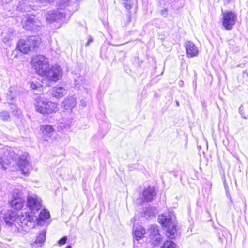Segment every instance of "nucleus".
I'll return each instance as SVG.
<instances>
[{
  "label": "nucleus",
  "instance_id": "0eeeda50",
  "mask_svg": "<svg viewBox=\"0 0 248 248\" xmlns=\"http://www.w3.org/2000/svg\"><path fill=\"white\" fill-rule=\"evenodd\" d=\"M150 235V241L154 245L159 244L162 240V237L159 232L158 226L157 225H151L148 230Z\"/></svg>",
  "mask_w": 248,
  "mask_h": 248
},
{
  "label": "nucleus",
  "instance_id": "e433bc0d",
  "mask_svg": "<svg viewBox=\"0 0 248 248\" xmlns=\"http://www.w3.org/2000/svg\"><path fill=\"white\" fill-rule=\"evenodd\" d=\"M64 126V124H61L58 127V130H62V127Z\"/></svg>",
  "mask_w": 248,
  "mask_h": 248
},
{
  "label": "nucleus",
  "instance_id": "393cba45",
  "mask_svg": "<svg viewBox=\"0 0 248 248\" xmlns=\"http://www.w3.org/2000/svg\"><path fill=\"white\" fill-rule=\"evenodd\" d=\"M134 232L136 239L138 240L139 239L143 237L145 233V230L142 226H139L134 228Z\"/></svg>",
  "mask_w": 248,
  "mask_h": 248
},
{
  "label": "nucleus",
  "instance_id": "a19ab883",
  "mask_svg": "<svg viewBox=\"0 0 248 248\" xmlns=\"http://www.w3.org/2000/svg\"><path fill=\"white\" fill-rule=\"evenodd\" d=\"M16 223H14V225H15V226L17 227L18 229H19V227H18L17 226V225H16Z\"/></svg>",
  "mask_w": 248,
  "mask_h": 248
},
{
  "label": "nucleus",
  "instance_id": "2f4dec72",
  "mask_svg": "<svg viewBox=\"0 0 248 248\" xmlns=\"http://www.w3.org/2000/svg\"><path fill=\"white\" fill-rule=\"evenodd\" d=\"M124 2L123 4L125 8L127 10H130L132 8V4L131 1L129 0H123Z\"/></svg>",
  "mask_w": 248,
  "mask_h": 248
},
{
  "label": "nucleus",
  "instance_id": "37998d69",
  "mask_svg": "<svg viewBox=\"0 0 248 248\" xmlns=\"http://www.w3.org/2000/svg\"><path fill=\"white\" fill-rule=\"evenodd\" d=\"M66 248H71V246L70 245L67 246Z\"/></svg>",
  "mask_w": 248,
  "mask_h": 248
},
{
  "label": "nucleus",
  "instance_id": "9b49d317",
  "mask_svg": "<svg viewBox=\"0 0 248 248\" xmlns=\"http://www.w3.org/2000/svg\"><path fill=\"white\" fill-rule=\"evenodd\" d=\"M41 130L43 132L45 140L48 141L49 138H51L52 140L56 139L55 136L53 137V135L55 134V130L52 126L49 125H43Z\"/></svg>",
  "mask_w": 248,
  "mask_h": 248
},
{
  "label": "nucleus",
  "instance_id": "c03bdc74",
  "mask_svg": "<svg viewBox=\"0 0 248 248\" xmlns=\"http://www.w3.org/2000/svg\"><path fill=\"white\" fill-rule=\"evenodd\" d=\"M176 104L178 106L179 105V102L178 101L176 102Z\"/></svg>",
  "mask_w": 248,
  "mask_h": 248
},
{
  "label": "nucleus",
  "instance_id": "f8f14e48",
  "mask_svg": "<svg viewBox=\"0 0 248 248\" xmlns=\"http://www.w3.org/2000/svg\"><path fill=\"white\" fill-rule=\"evenodd\" d=\"M18 165L23 174L26 175L31 170V166L26 158L19 159L18 162Z\"/></svg>",
  "mask_w": 248,
  "mask_h": 248
},
{
  "label": "nucleus",
  "instance_id": "4468645a",
  "mask_svg": "<svg viewBox=\"0 0 248 248\" xmlns=\"http://www.w3.org/2000/svg\"><path fill=\"white\" fill-rule=\"evenodd\" d=\"M46 99L42 97H40L37 98L35 107V109L37 112L43 114H45V112H46Z\"/></svg>",
  "mask_w": 248,
  "mask_h": 248
},
{
  "label": "nucleus",
  "instance_id": "a878e982",
  "mask_svg": "<svg viewBox=\"0 0 248 248\" xmlns=\"http://www.w3.org/2000/svg\"><path fill=\"white\" fill-rule=\"evenodd\" d=\"M157 211L155 207H149L144 211L145 217H151L156 215Z\"/></svg>",
  "mask_w": 248,
  "mask_h": 248
},
{
  "label": "nucleus",
  "instance_id": "72a5a7b5",
  "mask_svg": "<svg viewBox=\"0 0 248 248\" xmlns=\"http://www.w3.org/2000/svg\"><path fill=\"white\" fill-rule=\"evenodd\" d=\"M67 241V237L66 236L62 237L61 239L58 241V243L59 245H63L65 244Z\"/></svg>",
  "mask_w": 248,
  "mask_h": 248
},
{
  "label": "nucleus",
  "instance_id": "6e6552de",
  "mask_svg": "<svg viewBox=\"0 0 248 248\" xmlns=\"http://www.w3.org/2000/svg\"><path fill=\"white\" fill-rule=\"evenodd\" d=\"M175 2L171 0H165L163 7L160 11V15L164 17H167L169 15L172 16V12L175 10Z\"/></svg>",
  "mask_w": 248,
  "mask_h": 248
},
{
  "label": "nucleus",
  "instance_id": "412c9836",
  "mask_svg": "<svg viewBox=\"0 0 248 248\" xmlns=\"http://www.w3.org/2000/svg\"><path fill=\"white\" fill-rule=\"evenodd\" d=\"M46 112H45V114H49L52 112H56L58 110L57 104L56 103L50 101H48L47 100H46Z\"/></svg>",
  "mask_w": 248,
  "mask_h": 248
},
{
  "label": "nucleus",
  "instance_id": "bb28decb",
  "mask_svg": "<svg viewBox=\"0 0 248 248\" xmlns=\"http://www.w3.org/2000/svg\"><path fill=\"white\" fill-rule=\"evenodd\" d=\"M46 231H41L37 236L35 243L36 244H39L41 246L46 239Z\"/></svg>",
  "mask_w": 248,
  "mask_h": 248
},
{
  "label": "nucleus",
  "instance_id": "9d476101",
  "mask_svg": "<svg viewBox=\"0 0 248 248\" xmlns=\"http://www.w3.org/2000/svg\"><path fill=\"white\" fill-rule=\"evenodd\" d=\"M65 17V14L62 12L49 11L46 15V20L48 22L57 21Z\"/></svg>",
  "mask_w": 248,
  "mask_h": 248
},
{
  "label": "nucleus",
  "instance_id": "ea45409f",
  "mask_svg": "<svg viewBox=\"0 0 248 248\" xmlns=\"http://www.w3.org/2000/svg\"><path fill=\"white\" fill-rule=\"evenodd\" d=\"M2 162H3V159L1 157H0V165L2 164Z\"/></svg>",
  "mask_w": 248,
  "mask_h": 248
},
{
  "label": "nucleus",
  "instance_id": "f257e3e1",
  "mask_svg": "<svg viewBox=\"0 0 248 248\" xmlns=\"http://www.w3.org/2000/svg\"><path fill=\"white\" fill-rule=\"evenodd\" d=\"M32 67L37 73L45 77L48 81H57L62 75V71L57 64L50 66L48 59L44 55H38L32 58Z\"/></svg>",
  "mask_w": 248,
  "mask_h": 248
},
{
  "label": "nucleus",
  "instance_id": "cd10ccee",
  "mask_svg": "<svg viewBox=\"0 0 248 248\" xmlns=\"http://www.w3.org/2000/svg\"><path fill=\"white\" fill-rule=\"evenodd\" d=\"M177 246L175 243L171 240L166 241L164 243L161 248H177Z\"/></svg>",
  "mask_w": 248,
  "mask_h": 248
},
{
  "label": "nucleus",
  "instance_id": "f704fd0d",
  "mask_svg": "<svg viewBox=\"0 0 248 248\" xmlns=\"http://www.w3.org/2000/svg\"><path fill=\"white\" fill-rule=\"evenodd\" d=\"M30 87L33 90L37 89L38 87V85L36 83L32 82L30 83Z\"/></svg>",
  "mask_w": 248,
  "mask_h": 248
},
{
  "label": "nucleus",
  "instance_id": "c9c22d12",
  "mask_svg": "<svg viewBox=\"0 0 248 248\" xmlns=\"http://www.w3.org/2000/svg\"><path fill=\"white\" fill-rule=\"evenodd\" d=\"M93 38L92 37L90 36V37H89V38L88 39V41L87 42L86 45V46H89L91 43L93 42Z\"/></svg>",
  "mask_w": 248,
  "mask_h": 248
},
{
  "label": "nucleus",
  "instance_id": "aec40b11",
  "mask_svg": "<svg viewBox=\"0 0 248 248\" xmlns=\"http://www.w3.org/2000/svg\"><path fill=\"white\" fill-rule=\"evenodd\" d=\"M30 1L22 0L19 2L17 9L22 12H28L34 9V5L29 3Z\"/></svg>",
  "mask_w": 248,
  "mask_h": 248
},
{
  "label": "nucleus",
  "instance_id": "c756f323",
  "mask_svg": "<svg viewBox=\"0 0 248 248\" xmlns=\"http://www.w3.org/2000/svg\"><path fill=\"white\" fill-rule=\"evenodd\" d=\"M75 87L76 88H80V87L83 83V78L82 77H78L75 79Z\"/></svg>",
  "mask_w": 248,
  "mask_h": 248
},
{
  "label": "nucleus",
  "instance_id": "f3484780",
  "mask_svg": "<svg viewBox=\"0 0 248 248\" xmlns=\"http://www.w3.org/2000/svg\"><path fill=\"white\" fill-rule=\"evenodd\" d=\"M41 42V38L37 36H31L27 38V43L30 45L31 51L38 48Z\"/></svg>",
  "mask_w": 248,
  "mask_h": 248
},
{
  "label": "nucleus",
  "instance_id": "ddd939ff",
  "mask_svg": "<svg viewBox=\"0 0 248 248\" xmlns=\"http://www.w3.org/2000/svg\"><path fill=\"white\" fill-rule=\"evenodd\" d=\"M155 196L156 192L155 188L153 187H149L143 192L142 198L143 200H142V202L151 201Z\"/></svg>",
  "mask_w": 248,
  "mask_h": 248
},
{
  "label": "nucleus",
  "instance_id": "6ab92c4d",
  "mask_svg": "<svg viewBox=\"0 0 248 248\" xmlns=\"http://www.w3.org/2000/svg\"><path fill=\"white\" fill-rule=\"evenodd\" d=\"M15 31L12 28H9L2 33V41L4 43H8L12 41L15 37Z\"/></svg>",
  "mask_w": 248,
  "mask_h": 248
},
{
  "label": "nucleus",
  "instance_id": "f03ea898",
  "mask_svg": "<svg viewBox=\"0 0 248 248\" xmlns=\"http://www.w3.org/2000/svg\"><path fill=\"white\" fill-rule=\"evenodd\" d=\"M35 218V217L27 213L22 212L19 216H17L16 212L8 210L5 213L4 219L7 225L12 226L14 223H17L23 230L28 232L34 227L32 220Z\"/></svg>",
  "mask_w": 248,
  "mask_h": 248
},
{
  "label": "nucleus",
  "instance_id": "a211bd4d",
  "mask_svg": "<svg viewBox=\"0 0 248 248\" xmlns=\"http://www.w3.org/2000/svg\"><path fill=\"white\" fill-rule=\"evenodd\" d=\"M76 105V99L75 97L73 96L68 97L67 99L65 100L62 104V107L65 110H70L74 107Z\"/></svg>",
  "mask_w": 248,
  "mask_h": 248
},
{
  "label": "nucleus",
  "instance_id": "7c9ffc66",
  "mask_svg": "<svg viewBox=\"0 0 248 248\" xmlns=\"http://www.w3.org/2000/svg\"><path fill=\"white\" fill-rule=\"evenodd\" d=\"M0 117L3 121H8L10 118V115L8 112L3 111L0 112Z\"/></svg>",
  "mask_w": 248,
  "mask_h": 248
},
{
  "label": "nucleus",
  "instance_id": "473e14b6",
  "mask_svg": "<svg viewBox=\"0 0 248 248\" xmlns=\"http://www.w3.org/2000/svg\"><path fill=\"white\" fill-rule=\"evenodd\" d=\"M48 0H31V3H33L34 2H36L39 4L45 5L47 3Z\"/></svg>",
  "mask_w": 248,
  "mask_h": 248
},
{
  "label": "nucleus",
  "instance_id": "423d86ee",
  "mask_svg": "<svg viewBox=\"0 0 248 248\" xmlns=\"http://www.w3.org/2000/svg\"><path fill=\"white\" fill-rule=\"evenodd\" d=\"M222 15V22L224 28L227 30L232 29L237 20V15L232 11H227Z\"/></svg>",
  "mask_w": 248,
  "mask_h": 248
},
{
  "label": "nucleus",
  "instance_id": "20e7f679",
  "mask_svg": "<svg viewBox=\"0 0 248 248\" xmlns=\"http://www.w3.org/2000/svg\"><path fill=\"white\" fill-rule=\"evenodd\" d=\"M158 220L160 224L168 228V237L170 239L173 238L174 235L177 231L174 219H173L170 216L167 217L164 215H162L158 216Z\"/></svg>",
  "mask_w": 248,
  "mask_h": 248
},
{
  "label": "nucleus",
  "instance_id": "c85d7f7f",
  "mask_svg": "<svg viewBox=\"0 0 248 248\" xmlns=\"http://www.w3.org/2000/svg\"><path fill=\"white\" fill-rule=\"evenodd\" d=\"M19 198L24 199L23 198L22 192L18 190H15L12 194V199H16Z\"/></svg>",
  "mask_w": 248,
  "mask_h": 248
},
{
  "label": "nucleus",
  "instance_id": "5701e85b",
  "mask_svg": "<svg viewBox=\"0 0 248 248\" xmlns=\"http://www.w3.org/2000/svg\"><path fill=\"white\" fill-rule=\"evenodd\" d=\"M17 92L15 87H10L7 93L6 100L9 103H12L13 99L16 98Z\"/></svg>",
  "mask_w": 248,
  "mask_h": 248
},
{
  "label": "nucleus",
  "instance_id": "58836bf2",
  "mask_svg": "<svg viewBox=\"0 0 248 248\" xmlns=\"http://www.w3.org/2000/svg\"><path fill=\"white\" fill-rule=\"evenodd\" d=\"M12 0H3V1L6 3L10 2V1H12Z\"/></svg>",
  "mask_w": 248,
  "mask_h": 248
},
{
  "label": "nucleus",
  "instance_id": "39448f33",
  "mask_svg": "<svg viewBox=\"0 0 248 248\" xmlns=\"http://www.w3.org/2000/svg\"><path fill=\"white\" fill-rule=\"evenodd\" d=\"M23 27L29 31H35L40 27L42 23L34 15L28 16L22 20Z\"/></svg>",
  "mask_w": 248,
  "mask_h": 248
},
{
  "label": "nucleus",
  "instance_id": "b1692460",
  "mask_svg": "<svg viewBox=\"0 0 248 248\" xmlns=\"http://www.w3.org/2000/svg\"><path fill=\"white\" fill-rule=\"evenodd\" d=\"M50 217V214L49 212L45 209L42 210L39 215L38 217H37V220H35L33 222L34 226L35 225V222L37 221L38 223H40V221H44L46 219H47Z\"/></svg>",
  "mask_w": 248,
  "mask_h": 248
},
{
  "label": "nucleus",
  "instance_id": "1a4fd4ad",
  "mask_svg": "<svg viewBox=\"0 0 248 248\" xmlns=\"http://www.w3.org/2000/svg\"><path fill=\"white\" fill-rule=\"evenodd\" d=\"M185 47L186 52V55L189 58H192L198 55V47L192 42L187 41L185 43Z\"/></svg>",
  "mask_w": 248,
  "mask_h": 248
},
{
  "label": "nucleus",
  "instance_id": "4c0bfd02",
  "mask_svg": "<svg viewBox=\"0 0 248 248\" xmlns=\"http://www.w3.org/2000/svg\"><path fill=\"white\" fill-rule=\"evenodd\" d=\"M81 103L82 105L84 107L86 106V102L84 101H81Z\"/></svg>",
  "mask_w": 248,
  "mask_h": 248
},
{
  "label": "nucleus",
  "instance_id": "dca6fc26",
  "mask_svg": "<svg viewBox=\"0 0 248 248\" xmlns=\"http://www.w3.org/2000/svg\"><path fill=\"white\" fill-rule=\"evenodd\" d=\"M30 47L29 44L27 43V39L20 40L17 45L18 50L24 54H27L31 51Z\"/></svg>",
  "mask_w": 248,
  "mask_h": 248
},
{
  "label": "nucleus",
  "instance_id": "2eb2a0df",
  "mask_svg": "<svg viewBox=\"0 0 248 248\" xmlns=\"http://www.w3.org/2000/svg\"><path fill=\"white\" fill-rule=\"evenodd\" d=\"M51 93L53 97L61 98L66 94L67 90L64 87L58 85L52 88Z\"/></svg>",
  "mask_w": 248,
  "mask_h": 248
},
{
  "label": "nucleus",
  "instance_id": "7ed1b4c3",
  "mask_svg": "<svg viewBox=\"0 0 248 248\" xmlns=\"http://www.w3.org/2000/svg\"><path fill=\"white\" fill-rule=\"evenodd\" d=\"M27 205L31 210L30 212H27V213L35 217V219L32 220L33 223V222L37 219L35 213L38 212L42 207V200L35 194L29 195L27 197ZM25 213H27V212Z\"/></svg>",
  "mask_w": 248,
  "mask_h": 248
},
{
  "label": "nucleus",
  "instance_id": "79ce46f5",
  "mask_svg": "<svg viewBox=\"0 0 248 248\" xmlns=\"http://www.w3.org/2000/svg\"><path fill=\"white\" fill-rule=\"evenodd\" d=\"M16 223H14V225H15V226L17 227L18 229H19V227H18L17 226V225H16Z\"/></svg>",
  "mask_w": 248,
  "mask_h": 248
},
{
  "label": "nucleus",
  "instance_id": "4be33fe9",
  "mask_svg": "<svg viewBox=\"0 0 248 248\" xmlns=\"http://www.w3.org/2000/svg\"><path fill=\"white\" fill-rule=\"evenodd\" d=\"M25 201L24 199H12L10 201V205L15 209L18 210L23 207V204Z\"/></svg>",
  "mask_w": 248,
  "mask_h": 248
}]
</instances>
